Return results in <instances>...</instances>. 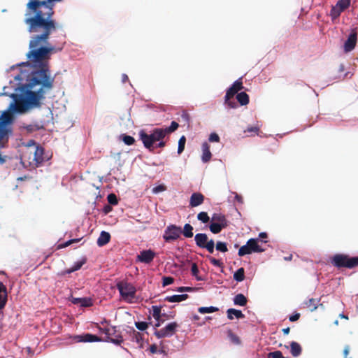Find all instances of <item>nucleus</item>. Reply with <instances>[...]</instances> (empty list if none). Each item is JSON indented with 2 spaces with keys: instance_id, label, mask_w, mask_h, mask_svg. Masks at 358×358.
<instances>
[{
  "instance_id": "1",
  "label": "nucleus",
  "mask_w": 358,
  "mask_h": 358,
  "mask_svg": "<svg viewBox=\"0 0 358 358\" xmlns=\"http://www.w3.org/2000/svg\"><path fill=\"white\" fill-rule=\"evenodd\" d=\"M28 80L24 85L27 90L22 95L13 94L11 95L15 100V110L19 113H24L30 108L39 107L41 100L44 99L45 93V89L50 90L48 87L43 86L42 84H37L36 86H40L37 91H32L33 88L27 86Z\"/></svg>"
},
{
  "instance_id": "2",
  "label": "nucleus",
  "mask_w": 358,
  "mask_h": 358,
  "mask_svg": "<svg viewBox=\"0 0 358 358\" xmlns=\"http://www.w3.org/2000/svg\"><path fill=\"white\" fill-rule=\"evenodd\" d=\"M178 127V123L173 121L170 127L166 128H155L150 134H147L144 130H141L139 131V137L145 148L152 151L155 142L163 140L166 136L175 131Z\"/></svg>"
},
{
  "instance_id": "3",
  "label": "nucleus",
  "mask_w": 358,
  "mask_h": 358,
  "mask_svg": "<svg viewBox=\"0 0 358 358\" xmlns=\"http://www.w3.org/2000/svg\"><path fill=\"white\" fill-rule=\"evenodd\" d=\"M13 121V115L8 111L3 112L0 116V145L8 139L9 134L11 133L10 124ZM6 162V157L0 154V164Z\"/></svg>"
},
{
  "instance_id": "4",
  "label": "nucleus",
  "mask_w": 358,
  "mask_h": 358,
  "mask_svg": "<svg viewBox=\"0 0 358 358\" xmlns=\"http://www.w3.org/2000/svg\"><path fill=\"white\" fill-rule=\"evenodd\" d=\"M331 264L336 268H354L358 266V257H350L345 254H336L331 259Z\"/></svg>"
},
{
  "instance_id": "5",
  "label": "nucleus",
  "mask_w": 358,
  "mask_h": 358,
  "mask_svg": "<svg viewBox=\"0 0 358 358\" xmlns=\"http://www.w3.org/2000/svg\"><path fill=\"white\" fill-rule=\"evenodd\" d=\"M117 288L120 292V296L124 301H131L136 295V287L127 281H120L117 283Z\"/></svg>"
},
{
  "instance_id": "6",
  "label": "nucleus",
  "mask_w": 358,
  "mask_h": 358,
  "mask_svg": "<svg viewBox=\"0 0 358 358\" xmlns=\"http://www.w3.org/2000/svg\"><path fill=\"white\" fill-rule=\"evenodd\" d=\"M263 251H264V250L258 244V239L250 238L247 241L245 245L240 248L238 255L240 257H243L252 252H262Z\"/></svg>"
},
{
  "instance_id": "7",
  "label": "nucleus",
  "mask_w": 358,
  "mask_h": 358,
  "mask_svg": "<svg viewBox=\"0 0 358 358\" xmlns=\"http://www.w3.org/2000/svg\"><path fill=\"white\" fill-rule=\"evenodd\" d=\"M194 241L198 247L206 248L210 253H213L215 243L213 239L208 240L206 234L199 233L194 236Z\"/></svg>"
},
{
  "instance_id": "8",
  "label": "nucleus",
  "mask_w": 358,
  "mask_h": 358,
  "mask_svg": "<svg viewBox=\"0 0 358 358\" xmlns=\"http://www.w3.org/2000/svg\"><path fill=\"white\" fill-rule=\"evenodd\" d=\"M182 234V229L176 224H169L164 230L163 238L166 243L178 240Z\"/></svg>"
},
{
  "instance_id": "9",
  "label": "nucleus",
  "mask_w": 358,
  "mask_h": 358,
  "mask_svg": "<svg viewBox=\"0 0 358 358\" xmlns=\"http://www.w3.org/2000/svg\"><path fill=\"white\" fill-rule=\"evenodd\" d=\"M179 325L177 322H173L169 323L165 327L155 330L154 334L157 338H162L172 336L177 331Z\"/></svg>"
},
{
  "instance_id": "10",
  "label": "nucleus",
  "mask_w": 358,
  "mask_h": 358,
  "mask_svg": "<svg viewBox=\"0 0 358 358\" xmlns=\"http://www.w3.org/2000/svg\"><path fill=\"white\" fill-rule=\"evenodd\" d=\"M106 336V341L111 342L115 345H120L123 342L122 336L117 331L116 327L110 326L104 330Z\"/></svg>"
},
{
  "instance_id": "11",
  "label": "nucleus",
  "mask_w": 358,
  "mask_h": 358,
  "mask_svg": "<svg viewBox=\"0 0 358 358\" xmlns=\"http://www.w3.org/2000/svg\"><path fill=\"white\" fill-rule=\"evenodd\" d=\"M102 339L96 336L91 334H85L83 335H78L74 336H69V343H78V342H100Z\"/></svg>"
},
{
  "instance_id": "12",
  "label": "nucleus",
  "mask_w": 358,
  "mask_h": 358,
  "mask_svg": "<svg viewBox=\"0 0 358 358\" xmlns=\"http://www.w3.org/2000/svg\"><path fill=\"white\" fill-rule=\"evenodd\" d=\"M69 301L80 307H90L93 305L92 299L89 297L76 298L70 296H69Z\"/></svg>"
},
{
  "instance_id": "13",
  "label": "nucleus",
  "mask_w": 358,
  "mask_h": 358,
  "mask_svg": "<svg viewBox=\"0 0 358 358\" xmlns=\"http://www.w3.org/2000/svg\"><path fill=\"white\" fill-rule=\"evenodd\" d=\"M243 88V83L241 79L236 80L233 85L228 89L227 91L225 98L226 99H229V98H233L234 96L238 93V91L241 90Z\"/></svg>"
},
{
  "instance_id": "14",
  "label": "nucleus",
  "mask_w": 358,
  "mask_h": 358,
  "mask_svg": "<svg viewBox=\"0 0 358 358\" xmlns=\"http://www.w3.org/2000/svg\"><path fill=\"white\" fill-rule=\"evenodd\" d=\"M357 34L355 31H352L348 36V39L344 43V50L345 52L352 51L357 43Z\"/></svg>"
},
{
  "instance_id": "15",
  "label": "nucleus",
  "mask_w": 358,
  "mask_h": 358,
  "mask_svg": "<svg viewBox=\"0 0 358 358\" xmlns=\"http://www.w3.org/2000/svg\"><path fill=\"white\" fill-rule=\"evenodd\" d=\"M155 253L151 250H143L138 255V259L143 263L149 264L154 259Z\"/></svg>"
},
{
  "instance_id": "16",
  "label": "nucleus",
  "mask_w": 358,
  "mask_h": 358,
  "mask_svg": "<svg viewBox=\"0 0 358 358\" xmlns=\"http://www.w3.org/2000/svg\"><path fill=\"white\" fill-rule=\"evenodd\" d=\"M33 160L35 162V164L36 166L42 164L45 160L44 157V149L41 146H36L35 148V151L34 152V159Z\"/></svg>"
},
{
  "instance_id": "17",
  "label": "nucleus",
  "mask_w": 358,
  "mask_h": 358,
  "mask_svg": "<svg viewBox=\"0 0 358 358\" xmlns=\"http://www.w3.org/2000/svg\"><path fill=\"white\" fill-rule=\"evenodd\" d=\"M131 341L136 342L139 345L140 348H143V335L140 332L136 331L134 329H131L129 331Z\"/></svg>"
},
{
  "instance_id": "18",
  "label": "nucleus",
  "mask_w": 358,
  "mask_h": 358,
  "mask_svg": "<svg viewBox=\"0 0 358 358\" xmlns=\"http://www.w3.org/2000/svg\"><path fill=\"white\" fill-rule=\"evenodd\" d=\"M204 201V196L201 193H193L191 195L189 200V206L191 207H196L203 203Z\"/></svg>"
},
{
  "instance_id": "19",
  "label": "nucleus",
  "mask_w": 358,
  "mask_h": 358,
  "mask_svg": "<svg viewBox=\"0 0 358 358\" xmlns=\"http://www.w3.org/2000/svg\"><path fill=\"white\" fill-rule=\"evenodd\" d=\"M8 299L7 288L2 282H0V310L3 309Z\"/></svg>"
},
{
  "instance_id": "20",
  "label": "nucleus",
  "mask_w": 358,
  "mask_h": 358,
  "mask_svg": "<svg viewBox=\"0 0 358 358\" xmlns=\"http://www.w3.org/2000/svg\"><path fill=\"white\" fill-rule=\"evenodd\" d=\"M202 156L201 159L203 162L206 163L209 162L211 159L212 155L210 151V146L208 143L204 142L202 144Z\"/></svg>"
},
{
  "instance_id": "21",
  "label": "nucleus",
  "mask_w": 358,
  "mask_h": 358,
  "mask_svg": "<svg viewBox=\"0 0 358 358\" xmlns=\"http://www.w3.org/2000/svg\"><path fill=\"white\" fill-rule=\"evenodd\" d=\"M110 240V234L108 232L103 231L101 232L97 239V245L100 247L106 245Z\"/></svg>"
},
{
  "instance_id": "22",
  "label": "nucleus",
  "mask_w": 358,
  "mask_h": 358,
  "mask_svg": "<svg viewBox=\"0 0 358 358\" xmlns=\"http://www.w3.org/2000/svg\"><path fill=\"white\" fill-rule=\"evenodd\" d=\"M212 222L228 226V221L224 215L222 213H213L211 218Z\"/></svg>"
},
{
  "instance_id": "23",
  "label": "nucleus",
  "mask_w": 358,
  "mask_h": 358,
  "mask_svg": "<svg viewBox=\"0 0 358 358\" xmlns=\"http://www.w3.org/2000/svg\"><path fill=\"white\" fill-rule=\"evenodd\" d=\"M227 317L229 320H233L234 317L237 319H243L245 317V315L241 312V310H236L234 308H229L227 310Z\"/></svg>"
},
{
  "instance_id": "24",
  "label": "nucleus",
  "mask_w": 358,
  "mask_h": 358,
  "mask_svg": "<svg viewBox=\"0 0 358 358\" xmlns=\"http://www.w3.org/2000/svg\"><path fill=\"white\" fill-rule=\"evenodd\" d=\"M189 296L187 294H180V295H173V296H169L165 298V301L175 303V302H180L184 300H186L188 299Z\"/></svg>"
},
{
  "instance_id": "25",
  "label": "nucleus",
  "mask_w": 358,
  "mask_h": 358,
  "mask_svg": "<svg viewBox=\"0 0 358 358\" xmlns=\"http://www.w3.org/2000/svg\"><path fill=\"white\" fill-rule=\"evenodd\" d=\"M302 348L301 345L295 342L292 341L290 343V352L293 357H298L301 354Z\"/></svg>"
},
{
  "instance_id": "26",
  "label": "nucleus",
  "mask_w": 358,
  "mask_h": 358,
  "mask_svg": "<svg viewBox=\"0 0 358 358\" xmlns=\"http://www.w3.org/2000/svg\"><path fill=\"white\" fill-rule=\"evenodd\" d=\"M87 262V258L85 257H81L78 262H76L71 267L69 268V273H73L79 270L83 265Z\"/></svg>"
},
{
  "instance_id": "27",
  "label": "nucleus",
  "mask_w": 358,
  "mask_h": 358,
  "mask_svg": "<svg viewBox=\"0 0 358 358\" xmlns=\"http://www.w3.org/2000/svg\"><path fill=\"white\" fill-rule=\"evenodd\" d=\"M233 301L235 305L241 306H245L248 303L247 298L243 294H236Z\"/></svg>"
},
{
  "instance_id": "28",
  "label": "nucleus",
  "mask_w": 358,
  "mask_h": 358,
  "mask_svg": "<svg viewBox=\"0 0 358 358\" xmlns=\"http://www.w3.org/2000/svg\"><path fill=\"white\" fill-rule=\"evenodd\" d=\"M236 99L241 106L247 105L249 103V96L244 92L238 93Z\"/></svg>"
},
{
  "instance_id": "29",
  "label": "nucleus",
  "mask_w": 358,
  "mask_h": 358,
  "mask_svg": "<svg viewBox=\"0 0 358 358\" xmlns=\"http://www.w3.org/2000/svg\"><path fill=\"white\" fill-rule=\"evenodd\" d=\"M193 229V227L190 224H185L183 230H182V234L185 238H192L194 235Z\"/></svg>"
},
{
  "instance_id": "30",
  "label": "nucleus",
  "mask_w": 358,
  "mask_h": 358,
  "mask_svg": "<svg viewBox=\"0 0 358 358\" xmlns=\"http://www.w3.org/2000/svg\"><path fill=\"white\" fill-rule=\"evenodd\" d=\"M227 226H225L224 224H218V223H215V222H211V224L209 225V228H210V231L213 233V234H219L222 229H224L226 228Z\"/></svg>"
},
{
  "instance_id": "31",
  "label": "nucleus",
  "mask_w": 358,
  "mask_h": 358,
  "mask_svg": "<svg viewBox=\"0 0 358 358\" xmlns=\"http://www.w3.org/2000/svg\"><path fill=\"white\" fill-rule=\"evenodd\" d=\"M234 279L237 282H241L245 279V270L243 267L238 268L234 273Z\"/></svg>"
},
{
  "instance_id": "32",
  "label": "nucleus",
  "mask_w": 358,
  "mask_h": 358,
  "mask_svg": "<svg viewBox=\"0 0 358 358\" xmlns=\"http://www.w3.org/2000/svg\"><path fill=\"white\" fill-rule=\"evenodd\" d=\"M318 300L311 298L305 302L306 307L310 310L314 311L317 308Z\"/></svg>"
},
{
  "instance_id": "33",
  "label": "nucleus",
  "mask_w": 358,
  "mask_h": 358,
  "mask_svg": "<svg viewBox=\"0 0 358 358\" xmlns=\"http://www.w3.org/2000/svg\"><path fill=\"white\" fill-rule=\"evenodd\" d=\"M343 12L340 9L339 7H338L336 5L332 6L331 11H330V16L331 17L332 20L338 18L341 13Z\"/></svg>"
},
{
  "instance_id": "34",
  "label": "nucleus",
  "mask_w": 358,
  "mask_h": 358,
  "mask_svg": "<svg viewBox=\"0 0 358 358\" xmlns=\"http://www.w3.org/2000/svg\"><path fill=\"white\" fill-rule=\"evenodd\" d=\"M218 310H219L218 308L214 307V306L200 307L198 309L199 313H200L201 314L211 313L217 312Z\"/></svg>"
},
{
  "instance_id": "35",
  "label": "nucleus",
  "mask_w": 358,
  "mask_h": 358,
  "mask_svg": "<svg viewBox=\"0 0 358 358\" xmlns=\"http://www.w3.org/2000/svg\"><path fill=\"white\" fill-rule=\"evenodd\" d=\"M152 308V316L155 320H159L160 317L162 316L161 313V306H153Z\"/></svg>"
},
{
  "instance_id": "36",
  "label": "nucleus",
  "mask_w": 358,
  "mask_h": 358,
  "mask_svg": "<svg viewBox=\"0 0 358 358\" xmlns=\"http://www.w3.org/2000/svg\"><path fill=\"white\" fill-rule=\"evenodd\" d=\"M350 4V0H339L336 3V6L341 9V10L344 11L347 9Z\"/></svg>"
},
{
  "instance_id": "37",
  "label": "nucleus",
  "mask_w": 358,
  "mask_h": 358,
  "mask_svg": "<svg viewBox=\"0 0 358 358\" xmlns=\"http://www.w3.org/2000/svg\"><path fill=\"white\" fill-rule=\"evenodd\" d=\"M186 143V138L185 136H182L178 141V153L181 154L184 149Z\"/></svg>"
},
{
  "instance_id": "38",
  "label": "nucleus",
  "mask_w": 358,
  "mask_h": 358,
  "mask_svg": "<svg viewBox=\"0 0 358 358\" xmlns=\"http://www.w3.org/2000/svg\"><path fill=\"white\" fill-rule=\"evenodd\" d=\"M197 219L203 223H207L210 220V217L206 212H200L197 215Z\"/></svg>"
},
{
  "instance_id": "39",
  "label": "nucleus",
  "mask_w": 358,
  "mask_h": 358,
  "mask_svg": "<svg viewBox=\"0 0 358 358\" xmlns=\"http://www.w3.org/2000/svg\"><path fill=\"white\" fill-rule=\"evenodd\" d=\"M227 335L228 337L231 341V342H233L235 344H240L241 341L239 338L235 334H234L231 329L228 330Z\"/></svg>"
},
{
  "instance_id": "40",
  "label": "nucleus",
  "mask_w": 358,
  "mask_h": 358,
  "mask_svg": "<svg viewBox=\"0 0 358 358\" xmlns=\"http://www.w3.org/2000/svg\"><path fill=\"white\" fill-rule=\"evenodd\" d=\"M216 250L222 252H226L228 251V248L226 243L218 241L216 243Z\"/></svg>"
},
{
  "instance_id": "41",
  "label": "nucleus",
  "mask_w": 358,
  "mask_h": 358,
  "mask_svg": "<svg viewBox=\"0 0 358 358\" xmlns=\"http://www.w3.org/2000/svg\"><path fill=\"white\" fill-rule=\"evenodd\" d=\"M107 200L109 204L110 205H117L118 203V200L117 196L115 194H110L107 196Z\"/></svg>"
},
{
  "instance_id": "42",
  "label": "nucleus",
  "mask_w": 358,
  "mask_h": 358,
  "mask_svg": "<svg viewBox=\"0 0 358 358\" xmlns=\"http://www.w3.org/2000/svg\"><path fill=\"white\" fill-rule=\"evenodd\" d=\"M122 141L127 145H131L135 143L134 138L128 135H124L122 136Z\"/></svg>"
},
{
  "instance_id": "43",
  "label": "nucleus",
  "mask_w": 358,
  "mask_h": 358,
  "mask_svg": "<svg viewBox=\"0 0 358 358\" xmlns=\"http://www.w3.org/2000/svg\"><path fill=\"white\" fill-rule=\"evenodd\" d=\"M135 326L138 330L145 331V329H148L149 323L146 322H136Z\"/></svg>"
},
{
  "instance_id": "44",
  "label": "nucleus",
  "mask_w": 358,
  "mask_h": 358,
  "mask_svg": "<svg viewBox=\"0 0 358 358\" xmlns=\"http://www.w3.org/2000/svg\"><path fill=\"white\" fill-rule=\"evenodd\" d=\"M191 272H192V275H194V277H196V278L198 280H201L202 278L199 277L197 275H198V273H199V268H198V266L196 265V263H193L192 264V267H191Z\"/></svg>"
},
{
  "instance_id": "45",
  "label": "nucleus",
  "mask_w": 358,
  "mask_h": 358,
  "mask_svg": "<svg viewBox=\"0 0 358 358\" xmlns=\"http://www.w3.org/2000/svg\"><path fill=\"white\" fill-rule=\"evenodd\" d=\"M268 358H285V357H283L282 353L280 351L277 350L275 352H269L268 354Z\"/></svg>"
},
{
  "instance_id": "46",
  "label": "nucleus",
  "mask_w": 358,
  "mask_h": 358,
  "mask_svg": "<svg viewBox=\"0 0 358 358\" xmlns=\"http://www.w3.org/2000/svg\"><path fill=\"white\" fill-rule=\"evenodd\" d=\"M174 281L173 278L171 276H164L162 278V285L163 287H166L167 285H169L172 284Z\"/></svg>"
},
{
  "instance_id": "47",
  "label": "nucleus",
  "mask_w": 358,
  "mask_h": 358,
  "mask_svg": "<svg viewBox=\"0 0 358 358\" xmlns=\"http://www.w3.org/2000/svg\"><path fill=\"white\" fill-rule=\"evenodd\" d=\"M208 259L210 262L215 266L222 267L223 265V263L221 262V260L217 259L213 257H208Z\"/></svg>"
},
{
  "instance_id": "48",
  "label": "nucleus",
  "mask_w": 358,
  "mask_h": 358,
  "mask_svg": "<svg viewBox=\"0 0 358 358\" xmlns=\"http://www.w3.org/2000/svg\"><path fill=\"white\" fill-rule=\"evenodd\" d=\"M233 98H229V99H225V104L228 106L229 108H235L238 106L236 102L234 100H232Z\"/></svg>"
},
{
  "instance_id": "49",
  "label": "nucleus",
  "mask_w": 358,
  "mask_h": 358,
  "mask_svg": "<svg viewBox=\"0 0 358 358\" xmlns=\"http://www.w3.org/2000/svg\"><path fill=\"white\" fill-rule=\"evenodd\" d=\"M166 189V187L164 185H159L155 187L152 189V192L155 194H157V193L165 191Z\"/></svg>"
},
{
  "instance_id": "50",
  "label": "nucleus",
  "mask_w": 358,
  "mask_h": 358,
  "mask_svg": "<svg viewBox=\"0 0 358 358\" xmlns=\"http://www.w3.org/2000/svg\"><path fill=\"white\" fill-rule=\"evenodd\" d=\"M208 140L210 142H219L220 137L216 133H211L209 136Z\"/></svg>"
},
{
  "instance_id": "51",
  "label": "nucleus",
  "mask_w": 358,
  "mask_h": 358,
  "mask_svg": "<svg viewBox=\"0 0 358 358\" xmlns=\"http://www.w3.org/2000/svg\"><path fill=\"white\" fill-rule=\"evenodd\" d=\"M196 288L191 287H180L177 289L178 292H192L195 290Z\"/></svg>"
},
{
  "instance_id": "52",
  "label": "nucleus",
  "mask_w": 358,
  "mask_h": 358,
  "mask_svg": "<svg viewBox=\"0 0 358 358\" xmlns=\"http://www.w3.org/2000/svg\"><path fill=\"white\" fill-rule=\"evenodd\" d=\"M300 316H301L300 313H295L294 315H290L289 317V320L290 322H295V321H297L300 318Z\"/></svg>"
},
{
  "instance_id": "53",
  "label": "nucleus",
  "mask_w": 358,
  "mask_h": 358,
  "mask_svg": "<svg viewBox=\"0 0 358 358\" xmlns=\"http://www.w3.org/2000/svg\"><path fill=\"white\" fill-rule=\"evenodd\" d=\"M83 235H82L79 238L69 239V246L72 245V244H73V243H78V242L80 241L83 239Z\"/></svg>"
},
{
  "instance_id": "54",
  "label": "nucleus",
  "mask_w": 358,
  "mask_h": 358,
  "mask_svg": "<svg viewBox=\"0 0 358 358\" xmlns=\"http://www.w3.org/2000/svg\"><path fill=\"white\" fill-rule=\"evenodd\" d=\"M350 348L349 345L345 346L344 350H343L344 358H351V357H348V356L350 353Z\"/></svg>"
},
{
  "instance_id": "55",
  "label": "nucleus",
  "mask_w": 358,
  "mask_h": 358,
  "mask_svg": "<svg viewBox=\"0 0 358 358\" xmlns=\"http://www.w3.org/2000/svg\"><path fill=\"white\" fill-rule=\"evenodd\" d=\"M112 207L110 206V204L106 205L103 208V212L105 214L109 213L112 210Z\"/></svg>"
},
{
  "instance_id": "56",
  "label": "nucleus",
  "mask_w": 358,
  "mask_h": 358,
  "mask_svg": "<svg viewBox=\"0 0 358 358\" xmlns=\"http://www.w3.org/2000/svg\"><path fill=\"white\" fill-rule=\"evenodd\" d=\"M259 129L257 127H250L247 129L245 131L257 133Z\"/></svg>"
},
{
  "instance_id": "57",
  "label": "nucleus",
  "mask_w": 358,
  "mask_h": 358,
  "mask_svg": "<svg viewBox=\"0 0 358 358\" xmlns=\"http://www.w3.org/2000/svg\"><path fill=\"white\" fill-rule=\"evenodd\" d=\"M150 351L152 354H155L157 352V346L155 344H152L150 347Z\"/></svg>"
},
{
  "instance_id": "58",
  "label": "nucleus",
  "mask_w": 358,
  "mask_h": 358,
  "mask_svg": "<svg viewBox=\"0 0 358 358\" xmlns=\"http://www.w3.org/2000/svg\"><path fill=\"white\" fill-rule=\"evenodd\" d=\"M159 143L157 145L156 147L162 148L166 146V141L163 140L159 141Z\"/></svg>"
},
{
  "instance_id": "59",
  "label": "nucleus",
  "mask_w": 358,
  "mask_h": 358,
  "mask_svg": "<svg viewBox=\"0 0 358 358\" xmlns=\"http://www.w3.org/2000/svg\"><path fill=\"white\" fill-rule=\"evenodd\" d=\"M67 246V242H65L64 243L59 244L57 246V250L63 248Z\"/></svg>"
},
{
  "instance_id": "60",
  "label": "nucleus",
  "mask_w": 358,
  "mask_h": 358,
  "mask_svg": "<svg viewBox=\"0 0 358 358\" xmlns=\"http://www.w3.org/2000/svg\"><path fill=\"white\" fill-rule=\"evenodd\" d=\"M122 80L123 83H126L127 80H129V78H128L127 75L122 74Z\"/></svg>"
},
{
  "instance_id": "61",
  "label": "nucleus",
  "mask_w": 358,
  "mask_h": 358,
  "mask_svg": "<svg viewBox=\"0 0 358 358\" xmlns=\"http://www.w3.org/2000/svg\"><path fill=\"white\" fill-rule=\"evenodd\" d=\"M282 331L283 332V334L285 335H287L290 331V329H289V327H287V328L282 329Z\"/></svg>"
},
{
  "instance_id": "62",
  "label": "nucleus",
  "mask_w": 358,
  "mask_h": 358,
  "mask_svg": "<svg viewBox=\"0 0 358 358\" xmlns=\"http://www.w3.org/2000/svg\"><path fill=\"white\" fill-rule=\"evenodd\" d=\"M259 237L261 238H267V234L265 233V232H261L259 234Z\"/></svg>"
},
{
  "instance_id": "63",
  "label": "nucleus",
  "mask_w": 358,
  "mask_h": 358,
  "mask_svg": "<svg viewBox=\"0 0 358 358\" xmlns=\"http://www.w3.org/2000/svg\"><path fill=\"white\" fill-rule=\"evenodd\" d=\"M345 71V66L343 64H340L338 67V71L343 73Z\"/></svg>"
},
{
  "instance_id": "64",
  "label": "nucleus",
  "mask_w": 358,
  "mask_h": 358,
  "mask_svg": "<svg viewBox=\"0 0 358 358\" xmlns=\"http://www.w3.org/2000/svg\"><path fill=\"white\" fill-rule=\"evenodd\" d=\"M156 321H157V323L155 324V331L157 330V328L161 325L159 320H156Z\"/></svg>"
}]
</instances>
